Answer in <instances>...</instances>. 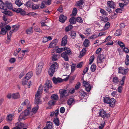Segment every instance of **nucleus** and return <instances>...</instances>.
Listing matches in <instances>:
<instances>
[{
  "label": "nucleus",
  "mask_w": 129,
  "mask_h": 129,
  "mask_svg": "<svg viewBox=\"0 0 129 129\" xmlns=\"http://www.w3.org/2000/svg\"><path fill=\"white\" fill-rule=\"evenodd\" d=\"M58 64L56 62H54L51 66L49 68L48 71L49 75L51 76H52L54 73L56 71L58 68Z\"/></svg>",
  "instance_id": "obj_1"
},
{
  "label": "nucleus",
  "mask_w": 129,
  "mask_h": 129,
  "mask_svg": "<svg viewBox=\"0 0 129 129\" xmlns=\"http://www.w3.org/2000/svg\"><path fill=\"white\" fill-rule=\"evenodd\" d=\"M99 116L103 118L105 117L108 118L110 116V115L109 113H107L106 112L104 109H100L99 112Z\"/></svg>",
  "instance_id": "obj_2"
},
{
  "label": "nucleus",
  "mask_w": 129,
  "mask_h": 129,
  "mask_svg": "<svg viewBox=\"0 0 129 129\" xmlns=\"http://www.w3.org/2000/svg\"><path fill=\"white\" fill-rule=\"evenodd\" d=\"M50 81L49 80H47L44 85V91L45 92H47V91L49 88H52V86Z\"/></svg>",
  "instance_id": "obj_3"
},
{
  "label": "nucleus",
  "mask_w": 129,
  "mask_h": 129,
  "mask_svg": "<svg viewBox=\"0 0 129 129\" xmlns=\"http://www.w3.org/2000/svg\"><path fill=\"white\" fill-rule=\"evenodd\" d=\"M43 65V63L42 62L39 63L36 68V74L38 75L41 72L42 69Z\"/></svg>",
  "instance_id": "obj_4"
},
{
  "label": "nucleus",
  "mask_w": 129,
  "mask_h": 129,
  "mask_svg": "<svg viewBox=\"0 0 129 129\" xmlns=\"http://www.w3.org/2000/svg\"><path fill=\"white\" fill-rule=\"evenodd\" d=\"M105 58L104 55L103 54H99L97 58V63L98 65H99V63H102L103 59Z\"/></svg>",
  "instance_id": "obj_5"
},
{
  "label": "nucleus",
  "mask_w": 129,
  "mask_h": 129,
  "mask_svg": "<svg viewBox=\"0 0 129 129\" xmlns=\"http://www.w3.org/2000/svg\"><path fill=\"white\" fill-rule=\"evenodd\" d=\"M20 13L21 15L22 16L28 15L29 16H34L35 15H37V14L35 12L29 13L27 14L25 11L23 10L22 9V10L21 11Z\"/></svg>",
  "instance_id": "obj_6"
},
{
  "label": "nucleus",
  "mask_w": 129,
  "mask_h": 129,
  "mask_svg": "<svg viewBox=\"0 0 129 129\" xmlns=\"http://www.w3.org/2000/svg\"><path fill=\"white\" fill-rule=\"evenodd\" d=\"M67 36L65 35L62 39L61 42V46H64L67 44Z\"/></svg>",
  "instance_id": "obj_7"
},
{
  "label": "nucleus",
  "mask_w": 129,
  "mask_h": 129,
  "mask_svg": "<svg viewBox=\"0 0 129 129\" xmlns=\"http://www.w3.org/2000/svg\"><path fill=\"white\" fill-rule=\"evenodd\" d=\"M107 5L110 8H112L113 9L115 8L116 7L115 4L112 1H107Z\"/></svg>",
  "instance_id": "obj_8"
},
{
  "label": "nucleus",
  "mask_w": 129,
  "mask_h": 129,
  "mask_svg": "<svg viewBox=\"0 0 129 129\" xmlns=\"http://www.w3.org/2000/svg\"><path fill=\"white\" fill-rule=\"evenodd\" d=\"M40 95H35V103L36 104H41L42 102L41 101L40 98L39 97Z\"/></svg>",
  "instance_id": "obj_9"
},
{
  "label": "nucleus",
  "mask_w": 129,
  "mask_h": 129,
  "mask_svg": "<svg viewBox=\"0 0 129 129\" xmlns=\"http://www.w3.org/2000/svg\"><path fill=\"white\" fill-rule=\"evenodd\" d=\"M52 80L53 82L55 84H56L58 83H60L62 82V79L61 78H56L55 77H53Z\"/></svg>",
  "instance_id": "obj_10"
},
{
  "label": "nucleus",
  "mask_w": 129,
  "mask_h": 129,
  "mask_svg": "<svg viewBox=\"0 0 129 129\" xmlns=\"http://www.w3.org/2000/svg\"><path fill=\"white\" fill-rule=\"evenodd\" d=\"M7 8H5V9L2 10V12L5 15L9 16H11L12 15V13L11 11L6 10Z\"/></svg>",
  "instance_id": "obj_11"
},
{
  "label": "nucleus",
  "mask_w": 129,
  "mask_h": 129,
  "mask_svg": "<svg viewBox=\"0 0 129 129\" xmlns=\"http://www.w3.org/2000/svg\"><path fill=\"white\" fill-rule=\"evenodd\" d=\"M60 93V97L61 98H62L66 96L67 93V90L63 89L60 90L59 91Z\"/></svg>",
  "instance_id": "obj_12"
},
{
  "label": "nucleus",
  "mask_w": 129,
  "mask_h": 129,
  "mask_svg": "<svg viewBox=\"0 0 129 129\" xmlns=\"http://www.w3.org/2000/svg\"><path fill=\"white\" fill-rule=\"evenodd\" d=\"M75 102V101L73 98H70L67 101V104L69 106H71L73 105Z\"/></svg>",
  "instance_id": "obj_13"
},
{
  "label": "nucleus",
  "mask_w": 129,
  "mask_h": 129,
  "mask_svg": "<svg viewBox=\"0 0 129 129\" xmlns=\"http://www.w3.org/2000/svg\"><path fill=\"white\" fill-rule=\"evenodd\" d=\"M61 56L65 61H67L69 60L68 56L66 52L62 53L61 54Z\"/></svg>",
  "instance_id": "obj_14"
},
{
  "label": "nucleus",
  "mask_w": 129,
  "mask_h": 129,
  "mask_svg": "<svg viewBox=\"0 0 129 129\" xmlns=\"http://www.w3.org/2000/svg\"><path fill=\"white\" fill-rule=\"evenodd\" d=\"M33 27H32L27 28L25 30L26 33L28 35H30L33 33Z\"/></svg>",
  "instance_id": "obj_15"
},
{
  "label": "nucleus",
  "mask_w": 129,
  "mask_h": 129,
  "mask_svg": "<svg viewBox=\"0 0 129 129\" xmlns=\"http://www.w3.org/2000/svg\"><path fill=\"white\" fill-rule=\"evenodd\" d=\"M12 98L14 99H17L20 98L19 93L18 92L13 93L11 95Z\"/></svg>",
  "instance_id": "obj_16"
},
{
  "label": "nucleus",
  "mask_w": 129,
  "mask_h": 129,
  "mask_svg": "<svg viewBox=\"0 0 129 129\" xmlns=\"http://www.w3.org/2000/svg\"><path fill=\"white\" fill-rule=\"evenodd\" d=\"M115 100L113 98H112L110 99V103H109L108 104H109L110 106L112 107H113L115 105Z\"/></svg>",
  "instance_id": "obj_17"
},
{
  "label": "nucleus",
  "mask_w": 129,
  "mask_h": 129,
  "mask_svg": "<svg viewBox=\"0 0 129 129\" xmlns=\"http://www.w3.org/2000/svg\"><path fill=\"white\" fill-rule=\"evenodd\" d=\"M69 22L71 24H74L76 23V18L74 17H72L70 18Z\"/></svg>",
  "instance_id": "obj_18"
},
{
  "label": "nucleus",
  "mask_w": 129,
  "mask_h": 129,
  "mask_svg": "<svg viewBox=\"0 0 129 129\" xmlns=\"http://www.w3.org/2000/svg\"><path fill=\"white\" fill-rule=\"evenodd\" d=\"M5 5L9 9H12L13 8L12 4L8 1H6L5 3Z\"/></svg>",
  "instance_id": "obj_19"
},
{
  "label": "nucleus",
  "mask_w": 129,
  "mask_h": 129,
  "mask_svg": "<svg viewBox=\"0 0 129 129\" xmlns=\"http://www.w3.org/2000/svg\"><path fill=\"white\" fill-rule=\"evenodd\" d=\"M33 75V73L31 72H29L26 74L25 77H24L25 79L27 80L29 79Z\"/></svg>",
  "instance_id": "obj_20"
},
{
  "label": "nucleus",
  "mask_w": 129,
  "mask_h": 129,
  "mask_svg": "<svg viewBox=\"0 0 129 129\" xmlns=\"http://www.w3.org/2000/svg\"><path fill=\"white\" fill-rule=\"evenodd\" d=\"M55 50H56V53H60L64 50V47L58 48V47H56L55 48Z\"/></svg>",
  "instance_id": "obj_21"
},
{
  "label": "nucleus",
  "mask_w": 129,
  "mask_h": 129,
  "mask_svg": "<svg viewBox=\"0 0 129 129\" xmlns=\"http://www.w3.org/2000/svg\"><path fill=\"white\" fill-rule=\"evenodd\" d=\"M64 51L68 55H70L72 53L71 52V51L70 49L67 47H64Z\"/></svg>",
  "instance_id": "obj_22"
},
{
  "label": "nucleus",
  "mask_w": 129,
  "mask_h": 129,
  "mask_svg": "<svg viewBox=\"0 0 129 129\" xmlns=\"http://www.w3.org/2000/svg\"><path fill=\"white\" fill-rule=\"evenodd\" d=\"M53 121L56 126H58L59 125V120L58 118H55L53 119Z\"/></svg>",
  "instance_id": "obj_23"
},
{
  "label": "nucleus",
  "mask_w": 129,
  "mask_h": 129,
  "mask_svg": "<svg viewBox=\"0 0 129 129\" xmlns=\"http://www.w3.org/2000/svg\"><path fill=\"white\" fill-rule=\"evenodd\" d=\"M33 4L31 1H29L26 2L24 4V5L28 8H30L31 7Z\"/></svg>",
  "instance_id": "obj_24"
},
{
  "label": "nucleus",
  "mask_w": 129,
  "mask_h": 129,
  "mask_svg": "<svg viewBox=\"0 0 129 129\" xmlns=\"http://www.w3.org/2000/svg\"><path fill=\"white\" fill-rule=\"evenodd\" d=\"M69 34L71 36V38L73 39H74L75 38L76 33L75 31H71L69 33Z\"/></svg>",
  "instance_id": "obj_25"
},
{
  "label": "nucleus",
  "mask_w": 129,
  "mask_h": 129,
  "mask_svg": "<svg viewBox=\"0 0 129 129\" xmlns=\"http://www.w3.org/2000/svg\"><path fill=\"white\" fill-rule=\"evenodd\" d=\"M13 115L12 114L8 115L6 118L7 121H12L13 119Z\"/></svg>",
  "instance_id": "obj_26"
},
{
  "label": "nucleus",
  "mask_w": 129,
  "mask_h": 129,
  "mask_svg": "<svg viewBox=\"0 0 129 129\" xmlns=\"http://www.w3.org/2000/svg\"><path fill=\"white\" fill-rule=\"evenodd\" d=\"M73 27V26L71 24H69L65 28V31L66 32H68Z\"/></svg>",
  "instance_id": "obj_27"
},
{
  "label": "nucleus",
  "mask_w": 129,
  "mask_h": 129,
  "mask_svg": "<svg viewBox=\"0 0 129 129\" xmlns=\"http://www.w3.org/2000/svg\"><path fill=\"white\" fill-rule=\"evenodd\" d=\"M43 90L42 85H40L39 87L38 90L37 92L36 95H40V92H41Z\"/></svg>",
  "instance_id": "obj_28"
},
{
  "label": "nucleus",
  "mask_w": 129,
  "mask_h": 129,
  "mask_svg": "<svg viewBox=\"0 0 129 129\" xmlns=\"http://www.w3.org/2000/svg\"><path fill=\"white\" fill-rule=\"evenodd\" d=\"M89 42L87 39H85L83 43V45L85 47H87L89 45Z\"/></svg>",
  "instance_id": "obj_29"
},
{
  "label": "nucleus",
  "mask_w": 129,
  "mask_h": 129,
  "mask_svg": "<svg viewBox=\"0 0 129 129\" xmlns=\"http://www.w3.org/2000/svg\"><path fill=\"white\" fill-rule=\"evenodd\" d=\"M67 19V17H59V21L62 23H64Z\"/></svg>",
  "instance_id": "obj_30"
},
{
  "label": "nucleus",
  "mask_w": 129,
  "mask_h": 129,
  "mask_svg": "<svg viewBox=\"0 0 129 129\" xmlns=\"http://www.w3.org/2000/svg\"><path fill=\"white\" fill-rule=\"evenodd\" d=\"M15 3L18 7H20L23 4V3L19 0H16Z\"/></svg>",
  "instance_id": "obj_31"
},
{
  "label": "nucleus",
  "mask_w": 129,
  "mask_h": 129,
  "mask_svg": "<svg viewBox=\"0 0 129 129\" xmlns=\"http://www.w3.org/2000/svg\"><path fill=\"white\" fill-rule=\"evenodd\" d=\"M5 3H4L2 0H0V9L2 10L5 9V8H6L5 7Z\"/></svg>",
  "instance_id": "obj_32"
},
{
  "label": "nucleus",
  "mask_w": 129,
  "mask_h": 129,
  "mask_svg": "<svg viewBox=\"0 0 129 129\" xmlns=\"http://www.w3.org/2000/svg\"><path fill=\"white\" fill-rule=\"evenodd\" d=\"M110 98L108 97H104V101L105 103L108 104L110 103Z\"/></svg>",
  "instance_id": "obj_33"
},
{
  "label": "nucleus",
  "mask_w": 129,
  "mask_h": 129,
  "mask_svg": "<svg viewBox=\"0 0 129 129\" xmlns=\"http://www.w3.org/2000/svg\"><path fill=\"white\" fill-rule=\"evenodd\" d=\"M96 65L94 63H93L91 65L90 69L92 72H94L96 68Z\"/></svg>",
  "instance_id": "obj_34"
},
{
  "label": "nucleus",
  "mask_w": 129,
  "mask_h": 129,
  "mask_svg": "<svg viewBox=\"0 0 129 129\" xmlns=\"http://www.w3.org/2000/svg\"><path fill=\"white\" fill-rule=\"evenodd\" d=\"M12 28H13L14 30H15V31H16L19 28V25L18 24L13 25L12 26Z\"/></svg>",
  "instance_id": "obj_35"
},
{
  "label": "nucleus",
  "mask_w": 129,
  "mask_h": 129,
  "mask_svg": "<svg viewBox=\"0 0 129 129\" xmlns=\"http://www.w3.org/2000/svg\"><path fill=\"white\" fill-rule=\"evenodd\" d=\"M51 98L53 100H58V95L56 94H53L52 95Z\"/></svg>",
  "instance_id": "obj_36"
},
{
  "label": "nucleus",
  "mask_w": 129,
  "mask_h": 129,
  "mask_svg": "<svg viewBox=\"0 0 129 129\" xmlns=\"http://www.w3.org/2000/svg\"><path fill=\"white\" fill-rule=\"evenodd\" d=\"M125 61V64L127 66L128 65H129V56L128 55H126Z\"/></svg>",
  "instance_id": "obj_37"
},
{
  "label": "nucleus",
  "mask_w": 129,
  "mask_h": 129,
  "mask_svg": "<svg viewBox=\"0 0 129 129\" xmlns=\"http://www.w3.org/2000/svg\"><path fill=\"white\" fill-rule=\"evenodd\" d=\"M84 3L83 0H80L79 1L77 2L76 3V6H79L81 5H82Z\"/></svg>",
  "instance_id": "obj_38"
},
{
  "label": "nucleus",
  "mask_w": 129,
  "mask_h": 129,
  "mask_svg": "<svg viewBox=\"0 0 129 129\" xmlns=\"http://www.w3.org/2000/svg\"><path fill=\"white\" fill-rule=\"evenodd\" d=\"M39 7V5L33 4L31 6V8L33 10H36L38 9Z\"/></svg>",
  "instance_id": "obj_39"
},
{
  "label": "nucleus",
  "mask_w": 129,
  "mask_h": 129,
  "mask_svg": "<svg viewBox=\"0 0 129 129\" xmlns=\"http://www.w3.org/2000/svg\"><path fill=\"white\" fill-rule=\"evenodd\" d=\"M7 31L6 30V29L5 28H1V30L0 32V35L1 34L5 35L6 34Z\"/></svg>",
  "instance_id": "obj_40"
},
{
  "label": "nucleus",
  "mask_w": 129,
  "mask_h": 129,
  "mask_svg": "<svg viewBox=\"0 0 129 129\" xmlns=\"http://www.w3.org/2000/svg\"><path fill=\"white\" fill-rule=\"evenodd\" d=\"M121 34V30L120 29L117 30L115 33V35L117 36H119Z\"/></svg>",
  "instance_id": "obj_41"
},
{
  "label": "nucleus",
  "mask_w": 129,
  "mask_h": 129,
  "mask_svg": "<svg viewBox=\"0 0 129 129\" xmlns=\"http://www.w3.org/2000/svg\"><path fill=\"white\" fill-rule=\"evenodd\" d=\"M56 101L53 100L50 101L48 103V104L49 106H52L54 105Z\"/></svg>",
  "instance_id": "obj_42"
},
{
  "label": "nucleus",
  "mask_w": 129,
  "mask_h": 129,
  "mask_svg": "<svg viewBox=\"0 0 129 129\" xmlns=\"http://www.w3.org/2000/svg\"><path fill=\"white\" fill-rule=\"evenodd\" d=\"M47 123H49L48 125L46 126V128L47 129H52V124L50 121H47Z\"/></svg>",
  "instance_id": "obj_43"
},
{
  "label": "nucleus",
  "mask_w": 129,
  "mask_h": 129,
  "mask_svg": "<svg viewBox=\"0 0 129 129\" xmlns=\"http://www.w3.org/2000/svg\"><path fill=\"white\" fill-rule=\"evenodd\" d=\"M34 29L35 31L40 33L41 32V30L37 26H35L34 27Z\"/></svg>",
  "instance_id": "obj_44"
},
{
  "label": "nucleus",
  "mask_w": 129,
  "mask_h": 129,
  "mask_svg": "<svg viewBox=\"0 0 129 129\" xmlns=\"http://www.w3.org/2000/svg\"><path fill=\"white\" fill-rule=\"evenodd\" d=\"M113 81L114 83L116 84H117L119 82L118 78L116 77H113Z\"/></svg>",
  "instance_id": "obj_45"
},
{
  "label": "nucleus",
  "mask_w": 129,
  "mask_h": 129,
  "mask_svg": "<svg viewBox=\"0 0 129 129\" xmlns=\"http://www.w3.org/2000/svg\"><path fill=\"white\" fill-rule=\"evenodd\" d=\"M79 22L80 23H82L83 22L82 19L80 17H77L76 19V21Z\"/></svg>",
  "instance_id": "obj_46"
},
{
  "label": "nucleus",
  "mask_w": 129,
  "mask_h": 129,
  "mask_svg": "<svg viewBox=\"0 0 129 129\" xmlns=\"http://www.w3.org/2000/svg\"><path fill=\"white\" fill-rule=\"evenodd\" d=\"M94 56L93 55L91 56L90 58L89 62V64H91L93 62L94 59Z\"/></svg>",
  "instance_id": "obj_47"
},
{
  "label": "nucleus",
  "mask_w": 129,
  "mask_h": 129,
  "mask_svg": "<svg viewBox=\"0 0 129 129\" xmlns=\"http://www.w3.org/2000/svg\"><path fill=\"white\" fill-rule=\"evenodd\" d=\"M43 2L47 5H49L51 4V0H46L43 1Z\"/></svg>",
  "instance_id": "obj_48"
},
{
  "label": "nucleus",
  "mask_w": 129,
  "mask_h": 129,
  "mask_svg": "<svg viewBox=\"0 0 129 129\" xmlns=\"http://www.w3.org/2000/svg\"><path fill=\"white\" fill-rule=\"evenodd\" d=\"M77 13V9L74 8H73L72 11V13L71 15H72L73 16H75Z\"/></svg>",
  "instance_id": "obj_49"
},
{
  "label": "nucleus",
  "mask_w": 129,
  "mask_h": 129,
  "mask_svg": "<svg viewBox=\"0 0 129 129\" xmlns=\"http://www.w3.org/2000/svg\"><path fill=\"white\" fill-rule=\"evenodd\" d=\"M21 10H22V9L20 8H14L13 9V11L16 12L17 13H20Z\"/></svg>",
  "instance_id": "obj_50"
},
{
  "label": "nucleus",
  "mask_w": 129,
  "mask_h": 129,
  "mask_svg": "<svg viewBox=\"0 0 129 129\" xmlns=\"http://www.w3.org/2000/svg\"><path fill=\"white\" fill-rule=\"evenodd\" d=\"M101 20L105 22H107L108 20V19L107 17H102L100 18Z\"/></svg>",
  "instance_id": "obj_51"
},
{
  "label": "nucleus",
  "mask_w": 129,
  "mask_h": 129,
  "mask_svg": "<svg viewBox=\"0 0 129 129\" xmlns=\"http://www.w3.org/2000/svg\"><path fill=\"white\" fill-rule=\"evenodd\" d=\"M83 86L85 87H87V86H90L89 83L86 81H83Z\"/></svg>",
  "instance_id": "obj_52"
},
{
  "label": "nucleus",
  "mask_w": 129,
  "mask_h": 129,
  "mask_svg": "<svg viewBox=\"0 0 129 129\" xmlns=\"http://www.w3.org/2000/svg\"><path fill=\"white\" fill-rule=\"evenodd\" d=\"M39 107L38 105H37L36 107H34L32 109V111L34 113H36L38 110Z\"/></svg>",
  "instance_id": "obj_53"
},
{
  "label": "nucleus",
  "mask_w": 129,
  "mask_h": 129,
  "mask_svg": "<svg viewBox=\"0 0 129 129\" xmlns=\"http://www.w3.org/2000/svg\"><path fill=\"white\" fill-rule=\"evenodd\" d=\"M125 76H123L122 78V79L121 80V81L119 82L120 83L121 85H123L124 84V82L125 80Z\"/></svg>",
  "instance_id": "obj_54"
},
{
  "label": "nucleus",
  "mask_w": 129,
  "mask_h": 129,
  "mask_svg": "<svg viewBox=\"0 0 129 129\" xmlns=\"http://www.w3.org/2000/svg\"><path fill=\"white\" fill-rule=\"evenodd\" d=\"M100 12L103 14L105 15H107V12L104 10L103 9H101L100 11Z\"/></svg>",
  "instance_id": "obj_55"
},
{
  "label": "nucleus",
  "mask_w": 129,
  "mask_h": 129,
  "mask_svg": "<svg viewBox=\"0 0 129 129\" xmlns=\"http://www.w3.org/2000/svg\"><path fill=\"white\" fill-rule=\"evenodd\" d=\"M105 123V121H103L102 123L99 127V129H103Z\"/></svg>",
  "instance_id": "obj_56"
},
{
  "label": "nucleus",
  "mask_w": 129,
  "mask_h": 129,
  "mask_svg": "<svg viewBox=\"0 0 129 129\" xmlns=\"http://www.w3.org/2000/svg\"><path fill=\"white\" fill-rule=\"evenodd\" d=\"M18 126L21 129L22 128H24L25 127V125L23 123L20 122L18 124Z\"/></svg>",
  "instance_id": "obj_57"
},
{
  "label": "nucleus",
  "mask_w": 129,
  "mask_h": 129,
  "mask_svg": "<svg viewBox=\"0 0 129 129\" xmlns=\"http://www.w3.org/2000/svg\"><path fill=\"white\" fill-rule=\"evenodd\" d=\"M110 26V23L109 22H107L105 24L104 26L105 29H107Z\"/></svg>",
  "instance_id": "obj_58"
},
{
  "label": "nucleus",
  "mask_w": 129,
  "mask_h": 129,
  "mask_svg": "<svg viewBox=\"0 0 129 129\" xmlns=\"http://www.w3.org/2000/svg\"><path fill=\"white\" fill-rule=\"evenodd\" d=\"M118 44L121 47H125V45L124 43L122 42L119 41L118 42Z\"/></svg>",
  "instance_id": "obj_59"
},
{
  "label": "nucleus",
  "mask_w": 129,
  "mask_h": 129,
  "mask_svg": "<svg viewBox=\"0 0 129 129\" xmlns=\"http://www.w3.org/2000/svg\"><path fill=\"white\" fill-rule=\"evenodd\" d=\"M124 68L122 67H119L118 68V73H121L123 72Z\"/></svg>",
  "instance_id": "obj_60"
},
{
  "label": "nucleus",
  "mask_w": 129,
  "mask_h": 129,
  "mask_svg": "<svg viewBox=\"0 0 129 129\" xmlns=\"http://www.w3.org/2000/svg\"><path fill=\"white\" fill-rule=\"evenodd\" d=\"M76 66V64H75L73 63L72 65L71 66V72H73L75 70V68Z\"/></svg>",
  "instance_id": "obj_61"
},
{
  "label": "nucleus",
  "mask_w": 129,
  "mask_h": 129,
  "mask_svg": "<svg viewBox=\"0 0 129 129\" xmlns=\"http://www.w3.org/2000/svg\"><path fill=\"white\" fill-rule=\"evenodd\" d=\"M57 55H54L52 56V60L53 61H55L57 60Z\"/></svg>",
  "instance_id": "obj_62"
},
{
  "label": "nucleus",
  "mask_w": 129,
  "mask_h": 129,
  "mask_svg": "<svg viewBox=\"0 0 129 129\" xmlns=\"http://www.w3.org/2000/svg\"><path fill=\"white\" fill-rule=\"evenodd\" d=\"M86 51V50L85 48H83L81 52L80 55L82 56H83L85 53V52Z\"/></svg>",
  "instance_id": "obj_63"
},
{
  "label": "nucleus",
  "mask_w": 129,
  "mask_h": 129,
  "mask_svg": "<svg viewBox=\"0 0 129 129\" xmlns=\"http://www.w3.org/2000/svg\"><path fill=\"white\" fill-rule=\"evenodd\" d=\"M29 111L27 110H25L24 111L23 116H27L29 114Z\"/></svg>",
  "instance_id": "obj_64"
}]
</instances>
